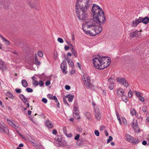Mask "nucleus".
Segmentation results:
<instances>
[{
    "label": "nucleus",
    "mask_w": 149,
    "mask_h": 149,
    "mask_svg": "<svg viewBox=\"0 0 149 149\" xmlns=\"http://www.w3.org/2000/svg\"><path fill=\"white\" fill-rule=\"evenodd\" d=\"M52 133L54 135H56L57 133V131L55 129L53 130H52Z\"/></svg>",
    "instance_id": "56"
},
{
    "label": "nucleus",
    "mask_w": 149,
    "mask_h": 149,
    "mask_svg": "<svg viewBox=\"0 0 149 149\" xmlns=\"http://www.w3.org/2000/svg\"><path fill=\"white\" fill-rule=\"evenodd\" d=\"M19 97L24 103H26L27 102H28V99L23 94H21L19 95Z\"/></svg>",
    "instance_id": "17"
},
{
    "label": "nucleus",
    "mask_w": 149,
    "mask_h": 149,
    "mask_svg": "<svg viewBox=\"0 0 149 149\" xmlns=\"http://www.w3.org/2000/svg\"><path fill=\"white\" fill-rule=\"evenodd\" d=\"M63 132L65 134H66L67 133V128L66 127H63Z\"/></svg>",
    "instance_id": "43"
},
{
    "label": "nucleus",
    "mask_w": 149,
    "mask_h": 149,
    "mask_svg": "<svg viewBox=\"0 0 149 149\" xmlns=\"http://www.w3.org/2000/svg\"><path fill=\"white\" fill-rule=\"evenodd\" d=\"M140 32L138 31H135V32H132L130 34L131 37L133 38L134 37H138L140 34Z\"/></svg>",
    "instance_id": "15"
},
{
    "label": "nucleus",
    "mask_w": 149,
    "mask_h": 149,
    "mask_svg": "<svg viewBox=\"0 0 149 149\" xmlns=\"http://www.w3.org/2000/svg\"><path fill=\"white\" fill-rule=\"evenodd\" d=\"M147 110V108L146 107L144 106L143 107L142 110L143 112H146V111Z\"/></svg>",
    "instance_id": "49"
},
{
    "label": "nucleus",
    "mask_w": 149,
    "mask_h": 149,
    "mask_svg": "<svg viewBox=\"0 0 149 149\" xmlns=\"http://www.w3.org/2000/svg\"><path fill=\"white\" fill-rule=\"evenodd\" d=\"M123 84L124 86L126 87H128L129 86V84L128 81L125 79L123 82Z\"/></svg>",
    "instance_id": "29"
},
{
    "label": "nucleus",
    "mask_w": 149,
    "mask_h": 149,
    "mask_svg": "<svg viewBox=\"0 0 149 149\" xmlns=\"http://www.w3.org/2000/svg\"><path fill=\"white\" fill-rule=\"evenodd\" d=\"M80 136V135L79 134H77L74 137V139L76 140H77L79 139V137Z\"/></svg>",
    "instance_id": "51"
},
{
    "label": "nucleus",
    "mask_w": 149,
    "mask_h": 149,
    "mask_svg": "<svg viewBox=\"0 0 149 149\" xmlns=\"http://www.w3.org/2000/svg\"><path fill=\"white\" fill-rule=\"evenodd\" d=\"M128 95L130 97H131L132 96V92L131 90L128 92Z\"/></svg>",
    "instance_id": "38"
},
{
    "label": "nucleus",
    "mask_w": 149,
    "mask_h": 149,
    "mask_svg": "<svg viewBox=\"0 0 149 149\" xmlns=\"http://www.w3.org/2000/svg\"><path fill=\"white\" fill-rule=\"evenodd\" d=\"M122 99L126 103L128 101V100L127 99V96H125L124 95H122Z\"/></svg>",
    "instance_id": "27"
},
{
    "label": "nucleus",
    "mask_w": 149,
    "mask_h": 149,
    "mask_svg": "<svg viewBox=\"0 0 149 149\" xmlns=\"http://www.w3.org/2000/svg\"><path fill=\"white\" fill-rule=\"evenodd\" d=\"M0 37L3 40V42L6 45H10V41L4 37L0 35Z\"/></svg>",
    "instance_id": "14"
},
{
    "label": "nucleus",
    "mask_w": 149,
    "mask_h": 149,
    "mask_svg": "<svg viewBox=\"0 0 149 149\" xmlns=\"http://www.w3.org/2000/svg\"><path fill=\"white\" fill-rule=\"evenodd\" d=\"M125 79L123 78L118 77L116 79L117 81L120 84H123Z\"/></svg>",
    "instance_id": "21"
},
{
    "label": "nucleus",
    "mask_w": 149,
    "mask_h": 149,
    "mask_svg": "<svg viewBox=\"0 0 149 149\" xmlns=\"http://www.w3.org/2000/svg\"><path fill=\"white\" fill-rule=\"evenodd\" d=\"M38 55L40 57H42L43 56V54L42 52L39 51L38 52Z\"/></svg>",
    "instance_id": "37"
},
{
    "label": "nucleus",
    "mask_w": 149,
    "mask_h": 149,
    "mask_svg": "<svg viewBox=\"0 0 149 149\" xmlns=\"http://www.w3.org/2000/svg\"><path fill=\"white\" fill-rule=\"evenodd\" d=\"M45 124L47 127L50 129L54 127L52 122L49 120H47L45 121Z\"/></svg>",
    "instance_id": "12"
},
{
    "label": "nucleus",
    "mask_w": 149,
    "mask_h": 149,
    "mask_svg": "<svg viewBox=\"0 0 149 149\" xmlns=\"http://www.w3.org/2000/svg\"><path fill=\"white\" fill-rule=\"evenodd\" d=\"M125 139L127 141L130 142V141H132L133 137L130 135L127 134H125Z\"/></svg>",
    "instance_id": "18"
},
{
    "label": "nucleus",
    "mask_w": 149,
    "mask_h": 149,
    "mask_svg": "<svg viewBox=\"0 0 149 149\" xmlns=\"http://www.w3.org/2000/svg\"><path fill=\"white\" fill-rule=\"evenodd\" d=\"M36 1V0H31L30 1L29 0L28 1V3L29 5L32 8L35 9H36L37 7L39 5L38 3L37 2H35V1Z\"/></svg>",
    "instance_id": "6"
},
{
    "label": "nucleus",
    "mask_w": 149,
    "mask_h": 149,
    "mask_svg": "<svg viewBox=\"0 0 149 149\" xmlns=\"http://www.w3.org/2000/svg\"><path fill=\"white\" fill-rule=\"evenodd\" d=\"M63 101L64 102V103L65 105H67L68 106H69V105L68 103L67 102V100H65V98H63Z\"/></svg>",
    "instance_id": "47"
},
{
    "label": "nucleus",
    "mask_w": 149,
    "mask_h": 149,
    "mask_svg": "<svg viewBox=\"0 0 149 149\" xmlns=\"http://www.w3.org/2000/svg\"><path fill=\"white\" fill-rule=\"evenodd\" d=\"M65 88L66 89L68 90L70 89V87L69 86L66 85L65 86Z\"/></svg>",
    "instance_id": "59"
},
{
    "label": "nucleus",
    "mask_w": 149,
    "mask_h": 149,
    "mask_svg": "<svg viewBox=\"0 0 149 149\" xmlns=\"http://www.w3.org/2000/svg\"><path fill=\"white\" fill-rule=\"evenodd\" d=\"M132 126L133 128L136 131L138 129V125L137 121L136 120H134L132 122Z\"/></svg>",
    "instance_id": "13"
},
{
    "label": "nucleus",
    "mask_w": 149,
    "mask_h": 149,
    "mask_svg": "<svg viewBox=\"0 0 149 149\" xmlns=\"http://www.w3.org/2000/svg\"><path fill=\"white\" fill-rule=\"evenodd\" d=\"M61 68L62 70V71L63 73L65 74H66L68 72L66 71L67 67V63L66 62L63 61L61 63Z\"/></svg>",
    "instance_id": "8"
},
{
    "label": "nucleus",
    "mask_w": 149,
    "mask_h": 149,
    "mask_svg": "<svg viewBox=\"0 0 149 149\" xmlns=\"http://www.w3.org/2000/svg\"><path fill=\"white\" fill-rule=\"evenodd\" d=\"M22 84L24 87H26L28 86L27 82L25 79H22Z\"/></svg>",
    "instance_id": "20"
},
{
    "label": "nucleus",
    "mask_w": 149,
    "mask_h": 149,
    "mask_svg": "<svg viewBox=\"0 0 149 149\" xmlns=\"http://www.w3.org/2000/svg\"><path fill=\"white\" fill-rule=\"evenodd\" d=\"M33 81V84L34 85L38 86L39 85L38 82V81H36L35 80Z\"/></svg>",
    "instance_id": "41"
},
{
    "label": "nucleus",
    "mask_w": 149,
    "mask_h": 149,
    "mask_svg": "<svg viewBox=\"0 0 149 149\" xmlns=\"http://www.w3.org/2000/svg\"><path fill=\"white\" fill-rule=\"evenodd\" d=\"M43 84L44 82L42 81V80H40L39 81V85L40 86H43Z\"/></svg>",
    "instance_id": "50"
},
{
    "label": "nucleus",
    "mask_w": 149,
    "mask_h": 149,
    "mask_svg": "<svg viewBox=\"0 0 149 149\" xmlns=\"http://www.w3.org/2000/svg\"><path fill=\"white\" fill-rule=\"evenodd\" d=\"M130 142H131L134 144H137L139 142L138 139L137 138L134 139L133 137L132 141H130Z\"/></svg>",
    "instance_id": "23"
},
{
    "label": "nucleus",
    "mask_w": 149,
    "mask_h": 149,
    "mask_svg": "<svg viewBox=\"0 0 149 149\" xmlns=\"http://www.w3.org/2000/svg\"><path fill=\"white\" fill-rule=\"evenodd\" d=\"M42 101L45 104L47 103V99L46 98H44L42 99Z\"/></svg>",
    "instance_id": "48"
},
{
    "label": "nucleus",
    "mask_w": 149,
    "mask_h": 149,
    "mask_svg": "<svg viewBox=\"0 0 149 149\" xmlns=\"http://www.w3.org/2000/svg\"><path fill=\"white\" fill-rule=\"evenodd\" d=\"M0 69L3 71H4L7 69V66L5 63L0 59Z\"/></svg>",
    "instance_id": "11"
},
{
    "label": "nucleus",
    "mask_w": 149,
    "mask_h": 149,
    "mask_svg": "<svg viewBox=\"0 0 149 149\" xmlns=\"http://www.w3.org/2000/svg\"><path fill=\"white\" fill-rule=\"evenodd\" d=\"M53 55H54V56H53L54 58V59H57V58H58V56H57V53L56 51H54V52L53 53Z\"/></svg>",
    "instance_id": "35"
},
{
    "label": "nucleus",
    "mask_w": 149,
    "mask_h": 149,
    "mask_svg": "<svg viewBox=\"0 0 149 149\" xmlns=\"http://www.w3.org/2000/svg\"><path fill=\"white\" fill-rule=\"evenodd\" d=\"M147 141L145 140L143 141L142 142V144L144 145H146L147 144Z\"/></svg>",
    "instance_id": "62"
},
{
    "label": "nucleus",
    "mask_w": 149,
    "mask_h": 149,
    "mask_svg": "<svg viewBox=\"0 0 149 149\" xmlns=\"http://www.w3.org/2000/svg\"><path fill=\"white\" fill-rule=\"evenodd\" d=\"M95 115L96 118L98 120H100L101 119V114L99 109L97 107L94 108Z\"/></svg>",
    "instance_id": "7"
},
{
    "label": "nucleus",
    "mask_w": 149,
    "mask_h": 149,
    "mask_svg": "<svg viewBox=\"0 0 149 149\" xmlns=\"http://www.w3.org/2000/svg\"><path fill=\"white\" fill-rule=\"evenodd\" d=\"M85 116L87 119L89 120L91 118V114L89 112H86L85 113Z\"/></svg>",
    "instance_id": "28"
},
{
    "label": "nucleus",
    "mask_w": 149,
    "mask_h": 149,
    "mask_svg": "<svg viewBox=\"0 0 149 149\" xmlns=\"http://www.w3.org/2000/svg\"><path fill=\"white\" fill-rule=\"evenodd\" d=\"M73 116L74 118L76 119H78L80 117L79 113H73Z\"/></svg>",
    "instance_id": "34"
},
{
    "label": "nucleus",
    "mask_w": 149,
    "mask_h": 149,
    "mask_svg": "<svg viewBox=\"0 0 149 149\" xmlns=\"http://www.w3.org/2000/svg\"><path fill=\"white\" fill-rule=\"evenodd\" d=\"M69 48V47L68 46H67V45H65V46L64 49L65 50H66V51L68 50Z\"/></svg>",
    "instance_id": "60"
},
{
    "label": "nucleus",
    "mask_w": 149,
    "mask_h": 149,
    "mask_svg": "<svg viewBox=\"0 0 149 149\" xmlns=\"http://www.w3.org/2000/svg\"><path fill=\"white\" fill-rule=\"evenodd\" d=\"M71 51L72 52V54L74 55L75 57H77V54L74 48H71Z\"/></svg>",
    "instance_id": "26"
},
{
    "label": "nucleus",
    "mask_w": 149,
    "mask_h": 149,
    "mask_svg": "<svg viewBox=\"0 0 149 149\" xmlns=\"http://www.w3.org/2000/svg\"><path fill=\"white\" fill-rule=\"evenodd\" d=\"M139 100L141 102H143L144 101V98L143 97L140 96L139 97Z\"/></svg>",
    "instance_id": "57"
},
{
    "label": "nucleus",
    "mask_w": 149,
    "mask_h": 149,
    "mask_svg": "<svg viewBox=\"0 0 149 149\" xmlns=\"http://www.w3.org/2000/svg\"><path fill=\"white\" fill-rule=\"evenodd\" d=\"M65 97L67 98H68V101L70 102H71L72 101L73 98L74 97V95H72L71 94H68L65 96Z\"/></svg>",
    "instance_id": "19"
},
{
    "label": "nucleus",
    "mask_w": 149,
    "mask_h": 149,
    "mask_svg": "<svg viewBox=\"0 0 149 149\" xmlns=\"http://www.w3.org/2000/svg\"><path fill=\"white\" fill-rule=\"evenodd\" d=\"M100 24V25L99 26H96L95 24V26H93L92 29L95 32V34H93L94 35V36H95L97 34L101 33L102 32V26H101V24Z\"/></svg>",
    "instance_id": "5"
},
{
    "label": "nucleus",
    "mask_w": 149,
    "mask_h": 149,
    "mask_svg": "<svg viewBox=\"0 0 149 149\" xmlns=\"http://www.w3.org/2000/svg\"><path fill=\"white\" fill-rule=\"evenodd\" d=\"M94 133L96 136H99L100 133L97 130H95L94 131Z\"/></svg>",
    "instance_id": "39"
},
{
    "label": "nucleus",
    "mask_w": 149,
    "mask_h": 149,
    "mask_svg": "<svg viewBox=\"0 0 149 149\" xmlns=\"http://www.w3.org/2000/svg\"><path fill=\"white\" fill-rule=\"evenodd\" d=\"M119 92L120 93H122L121 95V96L124 95V93L125 92L124 91L122 88H120L118 90V93Z\"/></svg>",
    "instance_id": "33"
},
{
    "label": "nucleus",
    "mask_w": 149,
    "mask_h": 149,
    "mask_svg": "<svg viewBox=\"0 0 149 149\" xmlns=\"http://www.w3.org/2000/svg\"><path fill=\"white\" fill-rule=\"evenodd\" d=\"M91 12L93 14V19H88L83 23L82 28L84 32L87 34H89L91 36H94L93 33L89 30H86V28L93 29L95 23L99 24L104 23L106 20L104 12L102 8L99 6L93 4L91 9Z\"/></svg>",
    "instance_id": "1"
},
{
    "label": "nucleus",
    "mask_w": 149,
    "mask_h": 149,
    "mask_svg": "<svg viewBox=\"0 0 149 149\" xmlns=\"http://www.w3.org/2000/svg\"><path fill=\"white\" fill-rule=\"evenodd\" d=\"M85 86L88 88H90L92 84L91 82V78L88 76H83L82 78Z\"/></svg>",
    "instance_id": "4"
},
{
    "label": "nucleus",
    "mask_w": 149,
    "mask_h": 149,
    "mask_svg": "<svg viewBox=\"0 0 149 149\" xmlns=\"http://www.w3.org/2000/svg\"><path fill=\"white\" fill-rule=\"evenodd\" d=\"M68 63L69 65L71 66L72 68H73L74 67V63L72 61H68Z\"/></svg>",
    "instance_id": "30"
},
{
    "label": "nucleus",
    "mask_w": 149,
    "mask_h": 149,
    "mask_svg": "<svg viewBox=\"0 0 149 149\" xmlns=\"http://www.w3.org/2000/svg\"><path fill=\"white\" fill-rule=\"evenodd\" d=\"M138 22H139V23L142 22L143 21V18H141V17H139L138 19H136Z\"/></svg>",
    "instance_id": "52"
},
{
    "label": "nucleus",
    "mask_w": 149,
    "mask_h": 149,
    "mask_svg": "<svg viewBox=\"0 0 149 149\" xmlns=\"http://www.w3.org/2000/svg\"><path fill=\"white\" fill-rule=\"evenodd\" d=\"M113 139V138L111 136H109V138L107 139V143H108L111 141Z\"/></svg>",
    "instance_id": "46"
},
{
    "label": "nucleus",
    "mask_w": 149,
    "mask_h": 149,
    "mask_svg": "<svg viewBox=\"0 0 149 149\" xmlns=\"http://www.w3.org/2000/svg\"><path fill=\"white\" fill-rule=\"evenodd\" d=\"M108 84L109 85V89L111 90H113L114 86V84L113 79L111 78H109L108 79Z\"/></svg>",
    "instance_id": "9"
},
{
    "label": "nucleus",
    "mask_w": 149,
    "mask_h": 149,
    "mask_svg": "<svg viewBox=\"0 0 149 149\" xmlns=\"http://www.w3.org/2000/svg\"><path fill=\"white\" fill-rule=\"evenodd\" d=\"M77 130L79 132H81L82 131V128L80 127H77Z\"/></svg>",
    "instance_id": "45"
},
{
    "label": "nucleus",
    "mask_w": 149,
    "mask_h": 149,
    "mask_svg": "<svg viewBox=\"0 0 149 149\" xmlns=\"http://www.w3.org/2000/svg\"><path fill=\"white\" fill-rule=\"evenodd\" d=\"M65 134V135L66 136L68 137H71L72 136V134L70 133L68 134L66 133V134Z\"/></svg>",
    "instance_id": "54"
},
{
    "label": "nucleus",
    "mask_w": 149,
    "mask_h": 149,
    "mask_svg": "<svg viewBox=\"0 0 149 149\" xmlns=\"http://www.w3.org/2000/svg\"><path fill=\"white\" fill-rule=\"evenodd\" d=\"M149 22V17H146L143 18L142 22L145 24H147Z\"/></svg>",
    "instance_id": "22"
},
{
    "label": "nucleus",
    "mask_w": 149,
    "mask_h": 149,
    "mask_svg": "<svg viewBox=\"0 0 149 149\" xmlns=\"http://www.w3.org/2000/svg\"><path fill=\"white\" fill-rule=\"evenodd\" d=\"M7 95L8 97L11 99H13L14 98L13 94L10 93L8 92L7 93Z\"/></svg>",
    "instance_id": "36"
},
{
    "label": "nucleus",
    "mask_w": 149,
    "mask_h": 149,
    "mask_svg": "<svg viewBox=\"0 0 149 149\" xmlns=\"http://www.w3.org/2000/svg\"><path fill=\"white\" fill-rule=\"evenodd\" d=\"M136 111L134 109H133L131 110L130 113L132 116L135 115L136 114Z\"/></svg>",
    "instance_id": "32"
},
{
    "label": "nucleus",
    "mask_w": 149,
    "mask_h": 149,
    "mask_svg": "<svg viewBox=\"0 0 149 149\" xmlns=\"http://www.w3.org/2000/svg\"><path fill=\"white\" fill-rule=\"evenodd\" d=\"M26 90L29 93L32 92L33 91L32 89L29 88H27L26 89Z\"/></svg>",
    "instance_id": "40"
},
{
    "label": "nucleus",
    "mask_w": 149,
    "mask_h": 149,
    "mask_svg": "<svg viewBox=\"0 0 149 149\" xmlns=\"http://www.w3.org/2000/svg\"><path fill=\"white\" fill-rule=\"evenodd\" d=\"M111 59L108 57H95L93 59V63L95 68L98 70H103L109 65Z\"/></svg>",
    "instance_id": "3"
},
{
    "label": "nucleus",
    "mask_w": 149,
    "mask_h": 149,
    "mask_svg": "<svg viewBox=\"0 0 149 149\" xmlns=\"http://www.w3.org/2000/svg\"><path fill=\"white\" fill-rule=\"evenodd\" d=\"M58 41L60 43H63V39L61 38H59L57 39Z\"/></svg>",
    "instance_id": "42"
},
{
    "label": "nucleus",
    "mask_w": 149,
    "mask_h": 149,
    "mask_svg": "<svg viewBox=\"0 0 149 149\" xmlns=\"http://www.w3.org/2000/svg\"><path fill=\"white\" fill-rule=\"evenodd\" d=\"M117 118L118 120V121H119L120 124L121 125V121L120 119L119 116H118V117H117Z\"/></svg>",
    "instance_id": "64"
},
{
    "label": "nucleus",
    "mask_w": 149,
    "mask_h": 149,
    "mask_svg": "<svg viewBox=\"0 0 149 149\" xmlns=\"http://www.w3.org/2000/svg\"><path fill=\"white\" fill-rule=\"evenodd\" d=\"M0 132L1 133H6L7 134H9V130L6 126L0 125Z\"/></svg>",
    "instance_id": "10"
},
{
    "label": "nucleus",
    "mask_w": 149,
    "mask_h": 149,
    "mask_svg": "<svg viewBox=\"0 0 149 149\" xmlns=\"http://www.w3.org/2000/svg\"><path fill=\"white\" fill-rule=\"evenodd\" d=\"M35 147L37 149H42V146L41 144L36 145L35 144L34 145Z\"/></svg>",
    "instance_id": "31"
},
{
    "label": "nucleus",
    "mask_w": 149,
    "mask_h": 149,
    "mask_svg": "<svg viewBox=\"0 0 149 149\" xmlns=\"http://www.w3.org/2000/svg\"><path fill=\"white\" fill-rule=\"evenodd\" d=\"M35 63L36 65H40V61L38 60V57L36 54H35Z\"/></svg>",
    "instance_id": "25"
},
{
    "label": "nucleus",
    "mask_w": 149,
    "mask_h": 149,
    "mask_svg": "<svg viewBox=\"0 0 149 149\" xmlns=\"http://www.w3.org/2000/svg\"><path fill=\"white\" fill-rule=\"evenodd\" d=\"M57 97L56 96L54 95L53 97H52V98H51V100H55L57 99Z\"/></svg>",
    "instance_id": "63"
},
{
    "label": "nucleus",
    "mask_w": 149,
    "mask_h": 149,
    "mask_svg": "<svg viewBox=\"0 0 149 149\" xmlns=\"http://www.w3.org/2000/svg\"><path fill=\"white\" fill-rule=\"evenodd\" d=\"M50 84V81H47L45 82V85L47 86H49Z\"/></svg>",
    "instance_id": "55"
},
{
    "label": "nucleus",
    "mask_w": 149,
    "mask_h": 149,
    "mask_svg": "<svg viewBox=\"0 0 149 149\" xmlns=\"http://www.w3.org/2000/svg\"><path fill=\"white\" fill-rule=\"evenodd\" d=\"M72 39L73 40H74L75 39V37H74V33H72Z\"/></svg>",
    "instance_id": "61"
},
{
    "label": "nucleus",
    "mask_w": 149,
    "mask_h": 149,
    "mask_svg": "<svg viewBox=\"0 0 149 149\" xmlns=\"http://www.w3.org/2000/svg\"><path fill=\"white\" fill-rule=\"evenodd\" d=\"M75 70H71L70 72V74H74L75 73Z\"/></svg>",
    "instance_id": "58"
},
{
    "label": "nucleus",
    "mask_w": 149,
    "mask_h": 149,
    "mask_svg": "<svg viewBox=\"0 0 149 149\" xmlns=\"http://www.w3.org/2000/svg\"><path fill=\"white\" fill-rule=\"evenodd\" d=\"M7 122L8 124L13 127L16 129L18 127V125H16L11 120H8Z\"/></svg>",
    "instance_id": "16"
},
{
    "label": "nucleus",
    "mask_w": 149,
    "mask_h": 149,
    "mask_svg": "<svg viewBox=\"0 0 149 149\" xmlns=\"http://www.w3.org/2000/svg\"><path fill=\"white\" fill-rule=\"evenodd\" d=\"M139 23V22L136 19L133 21L132 23V25L133 26L136 27Z\"/></svg>",
    "instance_id": "24"
},
{
    "label": "nucleus",
    "mask_w": 149,
    "mask_h": 149,
    "mask_svg": "<svg viewBox=\"0 0 149 149\" xmlns=\"http://www.w3.org/2000/svg\"><path fill=\"white\" fill-rule=\"evenodd\" d=\"M135 94L137 97H138L140 96L141 95V93L140 92H137L136 91H135Z\"/></svg>",
    "instance_id": "53"
},
{
    "label": "nucleus",
    "mask_w": 149,
    "mask_h": 149,
    "mask_svg": "<svg viewBox=\"0 0 149 149\" xmlns=\"http://www.w3.org/2000/svg\"><path fill=\"white\" fill-rule=\"evenodd\" d=\"M15 92L18 93H20L21 92V90L20 89L16 88L15 89Z\"/></svg>",
    "instance_id": "44"
},
{
    "label": "nucleus",
    "mask_w": 149,
    "mask_h": 149,
    "mask_svg": "<svg viewBox=\"0 0 149 149\" xmlns=\"http://www.w3.org/2000/svg\"><path fill=\"white\" fill-rule=\"evenodd\" d=\"M92 5V0H77L75 5V11L79 20H85L88 16Z\"/></svg>",
    "instance_id": "2"
}]
</instances>
